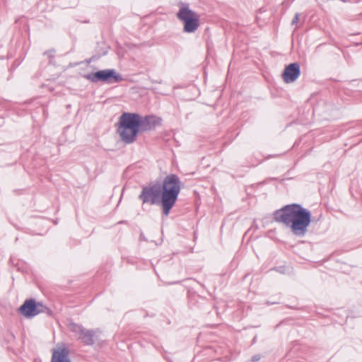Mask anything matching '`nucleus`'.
I'll return each mask as SVG.
<instances>
[{"label": "nucleus", "instance_id": "nucleus-7", "mask_svg": "<svg viewBox=\"0 0 362 362\" xmlns=\"http://www.w3.org/2000/svg\"><path fill=\"white\" fill-rule=\"evenodd\" d=\"M162 119L158 116L140 115L139 133L150 132L160 127Z\"/></svg>", "mask_w": 362, "mask_h": 362}, {"label": "nucleus", "instance_id": "nucleus-8", "mask_svg": "<svg viewBox=\"0 0 362 362\" xmlns=\"http://www.w3.org/2000/svg\"><path fill=\"white\" fill-rule=\"evenodd\" d=\"M300 75V65L297 62H293L286 66L282 73V78L286 83H291L296 81Z\"/></svg>", "mask_w": 362, "mask_h": 362}, {"label": "nucleus", "instance_id": "nucleus-2", "mask_svg": "<svg viewBox=\"0 0 362 362\" xmlns=\"http://www.w3.org/2000/svg\"><path fill=\"white\" fill-rule=\"evenodd\" d=\"M274 219L291 230L296 236L303 237L311 223V212L299 204H291L276 210Z\"/></svg>", "mask_w": 362, "mask_h": 362}, {"label": "nucleus", "instance_id": "nucleus-9", "mask_svg": "<svg viewBox=\"0 0 362 362\" xmlns=\"http://www.w3.org/2000/svg\"><path fill=\"white\" fill-rule=\"evenodd\" d=\"M52 362H71L69 350L66 347L54 349L52 356Z\"/></svg>", "mask_w": 362, "mask_h": 362}, {"label": "nucleus", "instance_id": "nucleus-11", "mask_svg": "<svg viewBox=\"0 0 362 362\" xmlns=\"http://www.w3.org/2000/svg\"><path fill=\"white\" fill-rule=\"evenodd\" d=\"M69 329L76 335L78 340L86 328L81 325L71 322L69 324Z\"/></svg>", "mask_w": 362, "mask_h": 362}, {"label": "nucleus", "instance_id": "nucleus-16", "mask_svg": "<svg viewBox=\"0 0 362 362\" xmlns=\"http://www.w3.org/2000/svg\"><path fill=\"white\" fill-rule=\"evenodd\" d=\"M274 270H276L277 272H283L282 270H281V267H279V268H274Z\"/></svg>", "mask_w": 362, "mask_h": 362}, {"label": "nucleus", "instance_id": "nucleus-1", "mask_svg": "<svg viewBox=\"0 0 362 362\" xmlns=\"http://www.w3.org/2000/svg\"><path fill=\"white\" fill-rule=\"evenodd\" d=\"M180 184V179L177 175H168L161 185L156 183L143 187L139 199L143 204H160L163 215L168 216L177 199Z\"/></svg>", "mask_w": 362, "mask_h": 362}, {"label": "nucleus", "instance_id": "nucleus-17", "mask_svg": "<svg viewBox=\"0 0 362 362\" xmlns=\"http://www.w3.org/2000/svg\"><path fill=\"white\" fill-rule=\"evenodd\" d=\"M4 123L3 118L0 117V126H1Z\"/></svg>", "mask_w": 362, "mask_h": 362}, {"label": "nucleus", "instance_id": "nucleus-3", "mask_svg": "<svg viewBox=\"0 0 362 362\" xmlns=\"http://www.w3.org/2000/svg\"><path fill=\"white\" fill-rule=\"evenodd\" d=\"M140 115L124 112L119 118V136H137L139 134Z\"/></svg>", "mask_w": 362, "mask_h": 362}, {"label": "nucleus", "instance_id": "nucleus-13", "mask_svg": "<svg viewBox=\"0 0 362 362\" xmlns=\"http://www.w3.org/2000/svg\"><path fill=\"white\" fill-rule=\"evenodd\" d=\"M298 21H299V13H296V15L294 16V17L291 21V24L292 25L297 24Z\"/></svg>", "mask_w": 362, "mask_h": 362}, {"label": "nucleus", "instance_id": "nucleus-6", "mask_svg": "<svg viewBox=\"0 0 362 362\" xmlns=\"http://www.w3.org/2000/svg\"><path fill=\"white\" fill-rule=\"evenodd\" d=\"M49 309L40 302L33 298L25 300L19 308L20 313L26 317H33L40 313H45Z\"/></svg>", "mask_w": 362, "mask_h": 362}, {"label": "nucleus", "instance_id": "nucleus-14", "mask_svg": "<svg viewBox=\"0 0 362 362\" xmlns=\"http://www.w3.org/2000/svg\"><path fill=\"white\" fill-rule=\"evenodd\" d=\"M54 50H48L45 52L44 54L48 56L49 58H52L54 57Z\"/></svg>", "mask_w": 362, "mask_h": 362}, {"label": "nucleus", "instance_id": "nucleus-12", "mask_svg": "<svg viewBox=\"0 0 362 362\" xmlns=\"http://www.w3.org/2000/svg\"><path fill=\"white\" fill-rule=\"evenodd\" d=\"M136 139V137H117L116 141L117 148H121L127 144L134 143Z\"/></svg>", "mask_w": 362, "mask_h": 362}, {"label": "nucleus", "instance_id": "nucleus-10", "mask_svg": "<svg viewBox=\"0 0 362 362\" xmlns=\"http://www.w3.org/2000/svg\"><path fill=\"white\" fill-rule=\"evenodd\" d=\"M96 333V330L85 329L78 340H80L85 345L92 346L95 343Z\"/></svg>", "mask_w": 362, "mask_h": 362}, {"label": "nucleus", "instance_id": "nucleus-5", "mask_svg": "<svg viewBox=\"0 0 362 362\" xmlns=\"http://www.w3.org/2000/svg\"><path fill=\"white\" fill-rule=\"evenodd\" d=\"M83 77L92 83L100 81L107 83H119L124 80L121 74L115 69H104L85 74Z\"/></svg>", "mask_w": 362, "mask_h": 362}, {"label": "nucleus", "instance_id": "nucleus-15", "mask_svg": "<svg viewBox=\"0 0 362 362\" xmlns=\"http://www.w3.org/2000/svg\"><path fill=\"white\" fill-rule=\"evenodd\" d=\"M260 358H261L260 355L257 354V355H255V356H253L252 357V358H251V361H252V362H257V361H258Z\"/></svg>", "mask_w": 362, "mask_h": 362}, {"label": "nucleus", "instance_id": "nucleus-4", "mask_svg": "<svg viewBox=\"0 0 362 362\" xmlns=\"http://www.w3.org/2000/svg\"><path fill=\"white\" fill-rule=\"evenodd\" d=\"M177 18L184 23L183 31L187 33L195 32L199 26V19L197 13L189 7H181L177 13Z\"/></svg>", "mask_w": 362, "mask_h": 362}]
</instances>
